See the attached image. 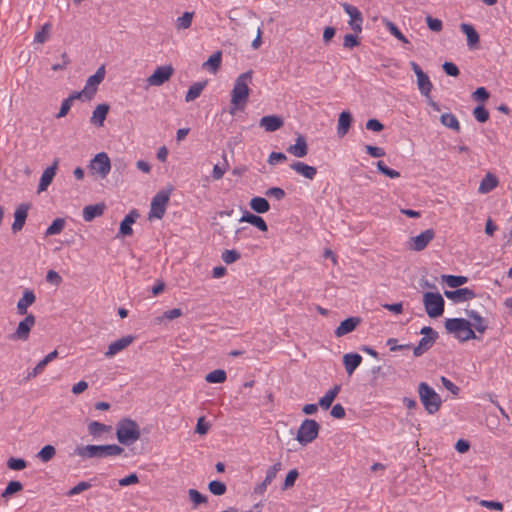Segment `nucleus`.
<instances>
[{
  "label": "nucleus",
  "mask_w": 512,
  "mask_h": 512,
  "mask_svg": "<svg viewBox=\"0 0 512 512\" xmlns=\"http://www.w3.org/2000/svg\"><path fill=\"white\" fill-rule=\"evenodd\" d=\"M287 157L284 153L282 152H272L269 157H268V160L267 162L270 164V165H277L281 162H284L286 161Z\"/></svg>",
  "instance_id": "69168bd1"
},
{
  "label": "nucleus",
  "mask_w": 512,
  "mask_h": 512,
  "mask_svg": "<svg viewBox=\"0 0 512 512\" xmlns=\"http://www.w3.org/2000/svg\"><path fill=\"white\" fill-rule=\"evenodd\" d=\"M287 152L290 153L291 155L297 157V158L305 157L307 155V153H308V146H307L305 138L303 136H299L296 139L295 144L294 145H290L287 148Z\"/></svg>",
  "instance_id": "393cba45"
},
{
  "label": "nucleus",
  "mask_w": 512,
  "mask_h": 512,
  "mask_svg": "<svg viewBox=\"0 0 512 512\" xmlns=\"http://www.w3.org/2000/svg\"><path fill=\"white\" fill-rule=\"evenodd\" d=\"M104 77L105 68L104 66H101L97 69L95 74L87 79L84 88L81 91L76 92L77 95L81 97L82 101H89L93 98L97 92L98 85L103 81Z\"/></svg>",
  "instance_id": "0eeeda50"
},
{
  "label": "nucleus",
  "mask_w": 512,
  "mask_h": 512,
  "mask_svg": "<svg viewBox=\"0 0 512 512\" xmlns=\"http://www.w3.org/2000/svg\"><path fill=\"white\" fill-rule=\"evenodd\" d=\"M170 193L167 191L158 192L151 201L149 219H161L165 212L169 202Z\"/></svg>",
  "instance_id": "1a4fd4ad"
},
{
  "label": "nucleus",
  "mask_w": 512,
  "mask_h": 512,
  "mask_svg": "<svg viewBox=\"0 0 512 512\" xmlns=\"http://www.w3.org/2000/svg\"><path fill=\"white\" fill-rule=\"evenodd\" d=\"M365 150L371 157L379 158L385 156V151L381 147L366 145Z\"/></svg>",
  "instance_id": "774afa93"
},
{
  "label": "nucleus",
  "mask_w": 512,
  "mask_h": 512,
  "mask_svg": "<svg viewBox=\"0 0 512 512\" xmlns=\"http://www.w3.org/2000/svg\"><path fill=\"white\" fill-rule=\"evenodd\" d=\"M362 361L361 354H344L343 362L346 372L352 375Z\"/></svg>",
  "instance_id": "f704fd0d"
},
{
  "label": "nucleus",
  "mask_w": 512,
  "mask_h": 512,
  "mask_svg": "<svg viewBox=\"0 0 512 512\" xmlns=\"http://www.w3.org/2000/svg\"><path fill=\"white\" fill-rule=\"evenodd\" d=\"M352 123V116L350 112L343 111L340 113L338 118V125H337V134L340 137H343L347 134L350 126Z\"/></svg>",
  "instance_id": "c756f323"
},
{
  "label": "nucleus",
  "mask_w": 512,
  "mask_h": 512,
  "mask_svg": "<svg viewBox=\"0 0 512 512\" xmlns=\"http://www.w3.org/2000/svg\"><path fill=\"white\" fill-rule=\"evenodd\" d=\"M134 340L131 335H126L109 344L108 352H120L126 349Z\"/></svg>",
  "instance_id": "c9c22d12"
},
{
  "label": "nucleus",
  "mask_w": 512,
  "mask_h": 512,
  "mask_svg": "<svg viewBox=\"0 0 512 512\" xmlns=\"http://www.w3.org/2000/svg\"><path fill=\"white\" fill-rule=\"evenodd\" d=\"M249 205L254 212L259 214L266 213L270 209L269 202L265 198L260 196L253 197L250 200Z\"/></svg>",
  "instance_id": "e433bc0d"
},
{
  "label": "nucleus",
  "mask_w": 512,
  "mask_h": 512,
  "mask_svg": "<svg viewBox=\"0 0 512 512\" xmlns=\"http://www.w3.org/2000/svg\"><path fill=\"white\" fill-rule=\"evenodd\" d=\"M376 166L380 173L384 174L385 176L391 179L400 177V173L397 170L389 168L383 161H378Z\"/></svg>",
  "instance_id": "3c124183"
},
{
  "label": "nucleus",
  "mask_w": 512,
  "mask_h": 512,
  "mask_svg": "<svg viewBox=\"0 0 512 512\" xmlns=\"http://www.w3.org/2000/svg\"><path fill=\"white\" fill-rule=\"evenodd\" d=\"M360 323V319L358 317H349L342 321L340 325L335 330V335L337 337L344 336L350 332H352L357 325Z\"/></svg>",
  "instance_id": "a878e982"
},
{
  "label": "nucleus",
  "mask_w": 512,
  "mask_h": 512,
  "mask_svg": "<svg viewBox=\"0 0 512 512\" xmlns=\"http://www.w3.org/2000/svg\"><path fill=\"white\" fill-rule=\"evenodd\" d=\"M426 23L428 28L433 32H440L443 28L442 21L438 18H433L432 16L426 17Z\"/></svg>",
  "instance_id": "052dcab7"
},
{
  "label": "nucleus",
  "mask_w": 512,
  "mask_h": 512,
  "mask_svg": "<svg viewBox=\"0 0 512 512\" xmlns=\"http://www.w3.org/2000/svg\"><path fill=\"white\" fill-rule=\"evenodd\" d=\"M469 317L472 322L471 328L474 327L476 331L483 332L486 329V322L485 320L475 311H471L469 313Z\"/></svg>",
  "instance_id": "de8ad7c7"
},
{
  "label": "nucleus",
  "mask_w": 512,
  "mask_h": 512,
  "mask_svg": "<svg viewBox=\"0 0 512 512\" xmlns=\"http://www.w3.org/2000/svg\"><path fill=\"white\" fill-rule=\"evenodd\" d=\"M444 295L454 301L455 303H461V302H465V301H469L471 299H473L476 294L473 290L465 287V288H458L456 290H446L444 292Z\"/></svg>",
  "instance_id": "dca6fc26"
},
{
  "label": "nucleus",
  "mask_w": 512,
  "mask_h": 512,
  "mask_svg": "<svg viewBox=\"0 0 512 512\" xmlns=\"http://www.w3.org/2000/svg\"><path fill=\"white\" fill-rule=\"evenodd\" d=\"M499 184V180L498 178L488 172L484 178L481 180L480 184H479V187H478V192L480 194H487L489 192H491L492 190H494Z\"/></svg>",
  "instance_id": "b1692460"
},
{
  "label": "nucleus",
  "mask_w": 512,
  "mask_h": 512,
  "mask_svg": "<svg viewBox=\"0 0 512 512\" xmlns=\"http://www.w3.org/2000/svg\"><path fill=\"white\" fill-rule=\"evenodd\" d=\"M298 476H299V473H298L297 469L290 470L284 480L283 490L294 486L295 481L298 478Z\"/></svg>",
  "instance_id": "680f3d73"
},
{
  "label": "nucleus",
  "mask_w": 512,
  "mask_h": 512,
  "mask_svg": "<svg viewBox=\"0 0 512 512\" xmlns=\"http://www.w3.org/2000/svg\"><path fill=\"white\" fill-rule=\"evenodd\" d=\"M35 324V317L32 314L25 315V318L20 321L14 333L17 339H26L29 335L31 328Z\"/></svg>",
  "instance_id": "6ab92c4d"
},
{
  "label": "nucleus",
  "mask_w": 512,
  "mask_h": 512,
  "mask_svg": "<svg viewBox=\"0 0 512 512\" xmlns=\"http://www.w3.org/2000/svg\"><path fill=\"white\" fill-rule=\"evenodd\" d=\"M435 232L432 229H427L419 235L410 239L409 247L414 251H422L433 240Z\"/></svg>",
  "instance_id": "ddd939ff"
},
{
  "label": "nucleus",
  "mask_w": 512,
  "mask_h": 512,
  "mask_svg": "<svg viewBox=\"0 0 512 512\" xmlns=\"http://www.w3.org/2000/svg\"><path fill=\"white\" fill-rule=\"evenodd\" d=\"M426 313L431 318L439 317L444 312V299L440 293L426 292L423 295Z\"/></svg>",
  "instance_id": "6e6552de"
},
{
  "label": "nucleus",
  "mask_w": 512,
  "mask_h": 512,
  "mask_svg": "<svg viewBox=\"0 0 512 512\" xmlns=\"http://www.w3.org/2000/svg\"><path fill=\"white\" fill-rule=\"evenodd\" d=\"M252 83V71H246L240 74L231 91V100L229 113L235 115L238 110H243L248 102L250 95L249 85Z\"/></svg>",
  "instance_id": "f257e3e1"
},
{
  "label": "nucleus",
  "mask_w": 512,
  "mask_h": 512,
  "mask_svg": "<svg viewBox=\"0 0 512 512\" xmlns=\"http://www.w3.org/2000/svg\"><path fill=\"white\" fill-rule=\"evenodd\" d=\"M341 390V386L340 385H335L333 388H331L330 390H328L325 395L323 397H321L319 399V403L318 405L324 409V410H327L330 408V406L332 405L334 399L337 397V395L339 394Z\"/></svg>",
  "instance_id": "2f4dec72"
},
{
  "label": "nucleus",
  "mask_w": 512,
  "mask_h": 512,
  "mask_svg": "<svg viewBox=\"0 0 512 512\" xmlns=\"http://www.w3.org/2000/svg\"><path fill=\"white\" fill-rule=\"evenodd\" d=\"M188 495H189L190 500L194 503L195 506L200 505V504H204L208 500L207 496L201 494L196 489H189L188 490Z\"/></svg>",
  "instance_id": "864d4df0"
},
{
  "label": "nucleus",
  "mask_w": 512,
  "mask_h": 512,
  "mask_svg": "<svg viewBox=\"0 0 512 512\" xmlns=\"http://www.w3.org/2000/svg\"><path fill=\"white\" fill-rule=\"evenodd\" d=\"M418 394L421 403L429 414H435L441 407L442 400L435 390L426 382L418 385Z\"/></svg>",
  "instance_id": "39448f33"
},
{
  "label": "nucleus",
  "mask_w": 512,
  "mask_h": 512,
  "mask_svg": "<svg viewBox=\"0 0 512 512\" xmlns=\"http://www.w3.org/2000/svg\"><path fill=\"white\" fill-rule=\"evenodd\" d=\"M124 452V448L117 444L106 445H79L75 448L74 454L82 460L101 459L112 456H119Z\"/></svg>",
  "instance_id": "f03ea898"
},
{
  "label": "nucleus",
  "mask_w": 512,
  "mask_h": 512,
  "mask_svg": "<svg viewBox=\"0 0 512 512\" xmlns=\"http://www.w3.org/2000/svg\"><path fill=\"white\" fill-rule=\"evenodd\" d=\"M28 209L29 207L26 204H21L16 208L14 212V222L11 227L14 233L22 230L23 226L25 225V221L28 215Z\"/></svg>",
  "instance_id": "a211bd4d"
},
{
  "label": "nucleus",
  "mask_w": 512,
  "mask_h": 512,
  "mask_svg": "<svg viewBox=\"0 0 512 512\" xmlns=\"http://www.w3.org/2000/svg\"><path fill=\"white\" fill-rule=\"evenodd\" d=\"M56 455V449L53 445H45L41 448V450L36 454V457L41 460L43 463L49 462Z\"/></svg>",
  "instance_id": "79ce46f5"
},
{
  "label": "nucleus",
  "mask_w": 512,
  "mask_h": 512,
  "mask_svg": "<svg viewBox=\"0 0 512 512\" xmlns=\"http://www.w3.org/2000/svg\"><path fill=\"white\" fill-rule=\"evenodd\" d=\"M240 257V253L236 250H225L221 255L223 262L226 264H232L239 260Z\"/></svg>",
  "instance_id": "5fc2aeb1"
},
{
  "label": "nucleus",
  "mask_w": 512,
  "mask_h": 512,
  "mask_svg": "<svg viewBox=\"0 0 512 512\" xmlns=\"http://www.w3.org/2000/svg\"><path fill=\"white\" fill-rule=\"evenodd\" d=\"M320 425L314 419H305L298 428L296 440L303 446L313 442L319 434Z\"/></svg>",
  "instance_id": "423d86ee"
},
{
  "label": "nucleus",
  "mask_w": 512,
  "mask_h": 512,
  "mask_svg": "<svg viewBox=\"0 0 512 512\" xmlns=\"http://www.w3.org/2000/svg\"><path fill=\"white\" fill-rule=\"evenodd\" d=\"M49 32H50V24L49 23H46L42 26L41 30H39L35 36H34V41L35 42H38V43H44L48 40V37H49Z\"/></svg>",
  "instance_id": "4d7b16f0"
},
{
  "label": "nucleus",
  "mask_w": 512,
  "mask_h": 512,
  "mask_svg": "<svg viewBox=\"0 0 512 512\" xmlns=\"http://www.w3.org/2000/svg\"><path fill=\"white\" fill-rule=\"evenodd\" d=\"M259 125L267 132H274L283 126V120L280 116L268 115L260 119Z\"/></svg>",
  "instance_id": "4be33fe9"
},
{
  "label": "nucleus",
  "mask_w": 512,
  "mask_h": 512,
  "mask_svg": "<svg viewBox=\"0 0 512 512\" xmlns=\"http://www.w3.org/2000/svg\"><path fill=\"white\" fill-rule=\"evenodd\" d=\"M91 487V484L87 481H81L79 482L77 485H75L74 487H72L67 493L66 495L67 496H74V495H77V494H80L81 492L83 491H86L88 490L89 488Z\"/></svg>",
  "instance_id": "13d9d810"
},
{
  "label": "nucleus",
  "mask_w": 512,
  "mask_h": 512,
  "mask_svg": "<svg viewBox=\"0 0 512 512\" xmlns=\"http://www.w3.org/2000/svg\"><path fill=\"white\" fill-rule=\"evenodd\" d=\"M420 333L422 334V338L419 340V343L416 347L413 348V352H420V350H428L432 347L433 343L437 338L436 331L429 326H424Z\"/></svg>",
  "instance_id": "4468645a"
},
{
  "label": "nucleus",
  "mask_w": 512,
  "mask_h": 512,
  "mask_svg": "<svg viewBox=\"0 0 512 512\" xmlns=\"http://www.w3.org/2000/svg\"><path fill=\"white\" fill-rule=\"evenodd\" d=\"M7 466L11 470L19 471V470H23L24 468H26L27 463L22 458L11 457L7 461Z\"/></svg>",
  "instance_id": "6e6d98bb"
},
{
  "label": "nucleus",
  "mask_w": 512,
  "mask_h": 512,
  "mask_svg": "<svg viewBox=\"0 0 512 512\" xmlns=\"http://www.w3.org/2000/svg\"><path fill=\"white\" fill-rule=\"evenodd\" d=\"M174 73L171 65L157 67L154 72L146 79L149 86H161L167 82Z\"/></svg>",
  "instance_id": "9b49d317"
},
{
  "label": "nucleus",
  "mask_w": 512,
  "mask_h": 512,
  "mask_svg": "<svg viewBox=\"0 0 512 512\" xmlns=\"http://www.w3.org/2000/svg\"><path fill=\"white\" fill-rule=\"evenodd\" d=\"M108 104H99L95 107L90 117V122L96 127H102L109 112Z\"/></svg>",
  "instance_id": "aec40b11"
},
{
  "label": "nucleus",
  "mask_w": 512,
  "mask_h": 512,
  "mask_svg": "<svg viewBox=\"0 0 512 512\" xmlns=\"http://www.w3.org/2000/svg\"><path fill=\"white\" fill-rule=\"evenodd\" d=\"M193 19L192 12H184L181 17H178L176 20L177 29H187L191 26Z\"/></svg>",
  "instance_id": "603ef678"
},
{
  "label": "nucleus",
  "mask_w": 512,
  "mask_h": 512,
  "mask_svg": "<svg viewBox=\"0 0 512 512\" xmlns=\"http://www.w3.org/2000/svg\"><path fill=\"white\" fill-rule=\"evenodd\" d=\"M265 195L276 200H282L285 197V191L279 187H271L265 192Z\"/></svg>",
  "instance_id": "0e129e2a"
},
{
  "label": "nucleus",
  "mask_w": 512,
  "mask_h": 512,
  "mask_svg": "<svg viewBox=\"0 0 512 512\" xmlns=\"http://www.w3.org/2000/svg\"><path fill=\"white\" fill-rule=\"evenodd\" d=\"M460 29L466 35V37H467V45L470 48H473L474 46H476V44H478V42H479V34L477 33V31L475 30V28L471 24L462 23L460 25Z\"/></svg>",
  "instance_id": "473e14b6"
},
{
  "label": "nucleus",
  "mask_w": 512,
  "mask_h": 512,
  "mask_svg": "<svg viewBox=\"0 0 512 512\" xmlns=\"http://www.w3.org/2000/svg\"><path fill=\"white\" fill-rule=\"evenodd\" d=\"M224 159H225V162H224V164H223L222 166H220V165L216 164V165H214V167H213V170H212V178H213L214 180H219V179H221V178L224 176V174H225V172L227 171V169H228V163H227V161H226V157H225V156H224Z\"/></svg>",
  "instance_id": "bf43d9fd"
},
{
  "label": "nucleus",
  "mask_w": 512,
  "mask_h": 512,
  "mask_svg": "<svg viewBox=\"0 0 512 512\" xmlns=\"http://www.w3.org/2000/svg\"><path fill=\"white\" fill-rule=\"evenodd\" d=\"M445 328L449 334L453 335L455 338L461 341H466L471 338H475V333L471 328V323L466 319H447L445 322Z\"/></svg>",
  "instance_id": "20e7f679"
},
{
  "label": "nucleus",
  "mask_w": 512,
  "mask_h": 512,
  "mask_svg": "<svg viewBox=\"0 0 512 512\" xmlns=\"http://www.w3.org/2000/svg\"><path fill=\"white\" fill-rule=\"evenodd\" d=\"M23 489V485L19 481H10L5 488V490L2 492V497L7 498L17 492H20Z\"/></svg>",
  "instance_id": "8fccbe9b"
},
{
  "label": "nucleus",
  "mask_w": 512,
  "mask_h": 512,
  "mask_svg": "<svg viewBox=\"0 0 512 512\" xmlns=\"http://www.w3.org/2000/svg\"><path fill=\"white\" fill-rule=\"evenodd\" d=\"M104 212L103 204L88 205L83 208V219L86 222L92 221L94 218L99 217Z\"/></svg>",
  "instance_id": "72a5a7b5"
},
{
  "label": "nucleus",
  "mask_w": 512,
  "mask_h": 512,
  "mask_svg": "<svg viewBox=\"0 0 512 512\" xmlns=\"http://www.w3.org/2000/svg\"><path fill=\"white\" fill-rule=\"evenodd\" d=\"M410 66L417 77V86H418L420 93L423 96H425L426 98H429L431 90L433 88V85H432L428 75L423 72V70L420 68V66L416 62H414V61L410 62Z\"/></svg>",
  "instance_id": "f8f14e48"
},
{
  "label": "nucleus",
  "mask_w": 512,
  "mask_h": 512,
  "mask_svg": "<svg viewBox=\"0 0 512 512\" xmlns=\"http://www.w3.org/2000/svg\"><path fill=\"white\" fill-rule=\"evenodd\" d=\"M343 10L350 17L349 25L355 32H361L363 17L359 9L348 3L342 4Z\"/></svg>",
  "instance_id": "2eb2a0df"
},
{
  "label": "nucleus",
  "mask_w": 512,
  "mask_h": 512,
  "mask_svg": "<svg viewBox=\"0 0 512 512\" xmlns=\"http://www.w3.org/2000/svg\"><path fill=\"white\" fill-rule=\"evenodd\" d=\"M76 99H79L81 100V97L77 95L76 92H73L72 94H70L69 97H67L66 99H64L61 103V107H60V110L59 112L57 113L56 117L57 118H63L65 117L69 110L71 109V106L73 104V101L76 100Z\"/></svg>",
  "instance_id": "ea45409f"
},
{
  "label": "nucleus",
  "mask_w": 512,
  "mask_h": 512,
  "mask_svg": "<svg viewBox=\"0 0 512 512\" xmlns=\"http://www.w3.org/2000/svg\"><path fill=\"white\" fill-rule=\"evenodd\" d=\"M440 121H441L442 125H444L447 128H450L457 132L460 130V123H459L458 119L456 118V116L452 113L442 114L440 117Z\"/></svg>",
  "instance_id": "a19ab883"
},
{
  "label": "nucleus",
  "mask_w": 512,
  "mask_h": 512,
  "mask_svg": "<svg viewBox=\"0 0 512 512\" xmlns=\"http://www.w3.org/2000/svg\"><path fill=\"white\" fill-rule=\"evenodd\" d=\"M239 221L249 223L258 228L262 232H266L268 230V226L262 217L249 213L247 211L242 215Z\"/></svg>",
  "instance_id": "bb28decb"
},
{
  "label": "nucleus",
  "mask_w": 512,
  "mask_h": 512,
  "mask_svg": "<svg viewBox=\"0 0 512 512\" xmlns=\"http://www.w3.org/2000/svg\"><path fill=\"white\" fill-rule=\"evenodd\" d=\"M226 378V372L222 369L213 370L205 376V380L208 383H223Z\"/></svg>",
  "instance_id": "c03bdc74"
},
{
  "label": "nucleus",
  "mask_w": 512,
  "mask_h": 512,
  "mask_svg": "<svg viewBox=\"0 0 512 512\" xmlns=\"http://www.w3.org/2000/svg\"><path fill=\"white\" fill-rule=\"evenodd\" d=\"M473 115L481 123L486 122L489 118V113L483 106H477L473 111Z\"/></svg>",
  "instance_id": "e2e57ef3"
},
{
  "label": "nucleus",
  "mask_w": 512,
  "mask_h": 512,
  "mask_svg": "<svg viewBox=\"0 0 512 512\" xmlns=\"http://www.w3.org/2000/svg\"><path fill=\"white\" fill-rule=\"evenodd\" d=\"M65 227V220L63 218H56L51 225L46 229L45 236L57 235L62 232Z\"/></svg>",
  "instance_id": "a18cd8bd"
},
{
  "label": "nucleus",
  "mask_w": 512,
  "mask_h": 512,
  "mask_svg": "<svg viewBox=\"0 0 512 512\" xmlns=\"http://www.w3.org/2000/svg\"><path fill=\"white\" fill-rule=\"evenodd\" d=\"M443 281L451 288H457L467 282V277L465 276H455V275H443Z\"/></svg>",
  "instance_id": "49530a36"
},
{
  "label": "nucleus",
  "mask_w": 512,
  "mask_h": 512,
  "mask_svg": "<svg viewBox=\"0 0 512 512\" xmlns=\"http://www.w3.org/2000/svg\"><path fill=\"white\" fill-rule=\"evenodd\" d=\"M222 61L221 51L213 53L203 64L202 68L209 71L212 74H216L220 68Z\"/></svg>",
  "instance_id": "c85d7f7f"
},
{
  "label": "nucleus",
  "mask_w": 512,
  "mask_h": 512,
  "mask_svg": "<svg viewBox=\"0 0 512 512\" xmlns=\"http://www.w3.org/2000/svg\"><path fill=\"white\" fill-rule=\"evenodd\" d=\"M205 86H206V82H196V83L192 84L186 93L185 101L186 102L194 101L196 98H198L201 95Z\"/></svg>",
  "instance_id": "58836bf2"
},
{
  "label": "nucleus",
  "mask_w": 512,
  "mask_h": 512,
  "mask_svg": "<svg viewBox=\"0 0 512 512\" xmlns=\"http://www.w3.org/2000/svg\"><path fill=\"white\" fill-rule=\"evenodd\" d=\"M89 169L93 174L106 178L111 170V162L107 153L100 152L96 154L90 161Z\"/></svg>",
  "instance_id": "9d476101"
},
{
  "label": "nucleus",
  "mask_w": 512,
  "mask_h": 512,
  "mask_svg": "<svg viewBox=\"0 0 512 512\" xmlns=\"http://www.w3.org/2000/svg\"><path fill=\"white\" fill-rule=\"evenodd\" d=\"M36 300L35 293L31 289H25L22 297L17 302V313L19 315H28V307Z\"/></svg>",
  "instance_id": "412c9836"
},
{
  "label": "nucleus",
  "mask_w": 512,
  "mask_h": 512,
  "mask_svg": "<svg viewBox=\"0 0 512 512\" xmlns=\"http://www.w3.org/2000/svg\"><path fill=\"white\" fill-rule=\"evenodd\" d=\"M140 427L131 418L121 419L116 426V437L119 443L130 446L140 439Z\"/></svg>",
  "instance_id": "7ed1b4c3"
},
{
  "label": "nucleus",
  "mask_w": 512,
  "mask_h": 512,
  "mask_svg": "<svg viewBox=\"0 0 512 512\" xmlns=\"http://www.w3.org/2000/svg\"><path fill=\"white\" fill-rule=\"evenodd\" d=\"M382 22L384 23L387 30L399 41L403 43H408V39L404 36V34L399 30V28L390 20L383 19Z\"/></svg>",
  "instance_id": "37998d69"
},
{
  "label": "nucleus",
  "mask_w": 512,
  "mask_h": 512,
  "mask_svg": "<svg viewBox=\"0 0 512 512\" xmlns=\"http://www.w3.org/2000/svg\"><path fill=\"white\" fill-rule=\"evenodd\" d=\"M137 216H138V214L136 211H131L129 214H127L125 216V218L120 223V227H119L120 235L128 236V235L132 234V232H133L132 224L135 223Z\"/></svg>",
  "instance_id": "7c9ffc66"
},
{
  "label": "nucleus",
  "mask_w": 512,
  "mask_h": 512,
  "mask_svg": "<svg viewBox=\"0 0 512 512\" xmlns=\"http://www.w3.org/2000/svg\"><path fill=\"white\" fill-rule=\"evenodd\" d=\"M57 169V161L54 162L52 166L47 167L40 178V182L38 185V192H43L47 190L48 186L51 184Z\"/></svg>",
  "instance_id": "5701e85b"
},
{
  "label": "nucleus",
  "mask_w": 512,
  "mask_h": 512,
  "mask_svg": "<svg viewBox=\"0 0 512 512\" xmlns=\"http://www.w3.org/2000/svg\"><path fill=\"white\" fill-rule=\"evenodd\" d=\"M46 281L55 286H59L62 282V277L58 274V272L49 270L46 274Z\"/></svg>",
  "instance_id": "338daca9"
},
{
  "label": "nucleus",
  "mask_w": 512,
  "mask_h": 512,
  "mask_svg": "<svg viewBox=\"0 0 512 512\" xmlns=\"http://www.w3.org/2000/svg\"><path fill=\"white\" fill-rule=\"evenodd\" d=\"M111 428V426L100 423L98 421H91L88 424V432L93 437H99L101 434L109 432Z\"/></svg>",
  "instance_id": "4c0bfd02"
},
{
  "label": "nucleus",
  "mask_w": 512,
  "mask_h": 512,
  "mask_svg": "<svg viewBox=\"0 0 512 512\" xmlns=\"http://www.w3.org/2000/svg\"><path fill=\"white\" fill-rule=\"evenodd\" d=\"M208 489L213 495H216V496H221V495L225 494L227 491V487H226L225 483L218 481V480L211 481L208 484Z\"/></svg>",
  "instance_id": "09e8293b"
},
{
  "label": "nucleus",
  "mask_w": 512,
  "mask_h": 512,
  "mask_svg": "<svg viewBox=\"0 0 512 512\" xmlns=\"http://www.w3.org/2000/svg\"><path fill=\"white\" fill-rule=\"evenodd\" d=\"M58 354H46V356L32 369V371L28 372L27 376L25 377L26 381L31 380L32 378H35L39 374H41L45 367L53 361Z\"/></svg>",
  "instance_id": "cd10ccee"
},
{
  "label": "nucleus",
  "mask_w": 512,
  "mask_h": 512,
  "mask_svg": "<svg viewBox=\"0 0 512 512\" xmlns=\"http://www.w3.org/2000/svg\"><path fill=\"white\" fill-rule=\"evenodd\" d=\"M290 168L302 177L313 180L317 174V169L301 161H293Z\"/></svg>",
  "instance_id": "f3484780"
}]
</instances>
